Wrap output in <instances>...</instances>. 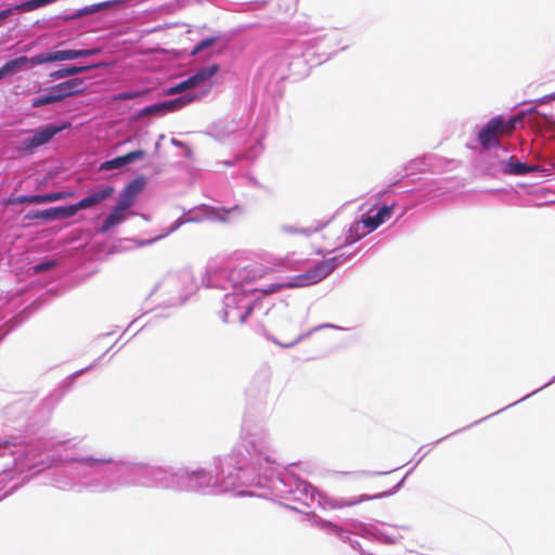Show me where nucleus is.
<instances>
[{"instance_id": "obj_23", "label": "nucleus", "mask_w": 555, "mask_h": 555, "mask_svg": "<svg viewBox=\"0 0 555 555\" xmlns=\"http://www.w3.org/2000/svg\"><path fill=\"white\" fill-rule=\"evenodd\" d=\"M517 118H511L507 121L502 117V127L500 128L503 135H509L516 127Z\"/></svg>"}, {"instance_id": "obj_29", "label": "nucleus", "mask_w": 555, "mask_h": 555, "mask_svg": "<svg viewBox=\"0 0 555 555\" xmlns=\"http://www.w3.org/2000/svg\"><path fill=\"white\" fill-rule=\"evenodd\" d=\"M29 203H30V204L48 203L47 194H42V195H29Z\"/></svg>"}, {"instance_id": "obj_15", "label": "nucleus", "mask_w": 555, "mask_h": 555, "mask_svg": "<svg viewBox=\"0 0 555 555\" xmlns=\"http://www.w3.org/2000/svg\"><path fill=\"white\" fill-rule=\"evenodd\" d=\"M28 63V57L27 56H20V57H16L14 60H11L9 62H7L1 68V73L4 76H7L8 74H11L13 72H15L16 69L23 67L24 65H26Z\"/></svg>"}, {"instance_id": "obj_34", "label": "nucleus", "mask_w": 555, "mask_h": 555, "mask_svg": "<svg viewBox=\"0 0 555 555\" xmlns=\"http://www.w3.org/2000/svg\"><path fill=\"white\" fill-rule=\"evenodd\" d=\"M61 194H62V199H66V198H70V197L75 196V193L70 192V191H64V192H61Z\"/></svg>"}, {"instance_id": "obj_6", "label": "nucleus", "mask_w": 555, "mask_h": 555, "mask_svg": "<svg viewBox=\"0 0 555 555\" xmlns=\"http://www.w3.org/2000/svg\"><path fill=\"white\" fill-rule=\"evenodd\" d=\"M64 127H56L53 125L46 126L27 139L23 141V150L31 152L35 149L48 143L56 133H59Z\"/></svg>"}, {"instance_id": "obj_7", "label": "nucleus", "mask_w": 555, "mask_h": 555, "mask_svg": "<svg viewBox=\"0 0 555 555\" xmlns=\"http://www.w3.org/2000/svg\"><path fill=\"white\" fill-rule=\"evenodd\" d=\"M145 183L144 177H138L130 181L120 192L117 204L130 209L134 205L139 194L144 190Z\"/></svg>"}, {"instance_id": "obj_16", "label": "nucleus", "mask_w": 555, "mask_h": 555, "mask_svg": "<svg viewBox=\"0 0 555 555\" xmlns=\"http://www.w3.org/2000/svg\"><path fill=\"white\" fill-rule=\"evenodd\" d=\"M54 210V218H70L75 216L79 210H81L80 206H78V203L68 205V206H61V207H53Z\"/></svg>"}, {"instance_id": "obj_18", "label": "nucleus", "mask_w": 555, "mask_h": 555, "mask_svg": "<svg viewBox=\"0 0 555 555\" xmlns=\"http://www.w3.org/2000/svg\"><path fill=\"white\" fill-rule=\"evenodd\" d=\"M149 89H144L141 91H128V92H121L114 96L115 101H127V100H133L140 96H144L149 94Z\"/></svg>"}, {"instance_id": "obj_17", "label": "nucleus", "mask_w": 555, "mask_h": 555, "mask_svg": "<svg viewBox=\"0 0 555 555\" xmlns=\"http://www.w3.org/2000/svg\"><path fill=\"white\" fill-rule=\"evenodd\" d=\"M25 219H28V220L42 219V220H48V221L55 220L53 207L49 208V209H44V210H36V211L28 212L25 216Z\"/></svg>"}, {"instance_id": "obj_9", "label": "nucleus", "mask_w": 555, "mask_h": 555, "mask_svg": "<svg viewBox=\"0 0 555 555\" xmlns=\"http://www.w3.org/2000/svg\"><path fill=\"white\" fill-rule=\"evenodd\" d=\"M114 193L115 188L113 185H104L98 191L92 192L88 196L81 198L78 202V206H80L81 210L92 208L112 197Z\"/></svg>"}, {"instance_id": "obj_5", "label": "nucleus", "mask_w": 555, "mask_h": 555, "mask_svg": "<svg viewBox=\"0 0 555 555\" xmlns=\"http://www.w3.org/2000/svg\"><path fill=\"white\" fill-rule=\"evenodd\" d=\"M502 127V116L491 118L480 130L478 138L485 150L498 146L500 138L503 137L500 128Z\"/></svg>"}, {"instance_id": "obj_21", "label": "nucleus", "mask_w": 555, "mask_h": 555, "mask_svg": "<svg viewBox=\"0 0 555 555\" xmlns=\"http://www.w3.org/2000/svg\"><path fill=\"white\" fill-rule=\"evenodd\" d=\"M51 62H53L51 52L40 53L35 56L28 57V63H30L31 65H40Z\"/></svg>"}, {"instance_id": "obj_2", "label": "nucleus", "mask_w": 555, "mask_h": 555, "mask_svg": "<svg viewBox=\"0 0 555 555\" xmlns=\"http://www.w3.org/2000/svg\"><path fill=\"white\" fill-rule=\"evenodd\" d=\"M340 263L341 260L338 257L321 260L311 269L295 275L292 281L287 283V286L298 288L314 285L327 278Z\"/></svg>"}, {"instance_id": "obj_8", "label": "nucleus", "mask_w": 555, "mask_h": 555, "mask_svg": "<svg viewBox=\"0 0 555 555\" xmlns=\"http://www.w3.org/2000/svg\"><path fill=\"white\" fill-rule=\"evenodd\" d=\"M82 86V78H73L52 87L51 92L57 96V101L60 102L65 98L80 94L83 91Z\"/></svg>"}, {"instance_id": "obj_24", "label": "nucleus", "mask_w": 555, "mask_h": 555, "mask_svg": "<svg viewBox=\"0 0 555 555\" xmlns=\"http://www.w3.org/2000/svg\"><path fill=\"white\" fill-rule=\"evenodd\" d=\"M158 113H162L160 103L144 107L143 109H141L138 113L137 117L141 118V117H144V116H147L151 114H158Z\"/></svg>"}, {"instance_id": "obj_28", "label": "nucleus", "mask_w": 555, "mask_h": 555, "mask_svg": "<svg viewBox=\"0 0 555 555\" xmlns=\"http://www.w3.org/2000/svg\"><path fill=\"white\" fill-rule=\"evenodd\" d=\"M80 463H94V464H109L113 462L112 459H82Z\"/></svg>"}, {"instance_id": "obj_35", "label": "nucleus", "mask_w": 555, "mask_h": 555, "mask_svg": "<svg viewBox=\"0 0 555 555\" xmlns=\"http://www.w3.org/2000/svg\"><path fill=\"white\" fill-rule=\"evenodd\" d=\"M251 310L253 309L250 307L247 309L246 313L241 319L242 322H244L246 320V318L250 314Z\"/></svg>"}, {"instance_id": "obj_4", "label": "nucleus", "mask_w": 555, "mask_h": 555, "mask_svg": "<svg viewBox=\"0 0 555 555\" xmlns=\"http://www.w3.org/2000/svg\"><path fill=\"white\" fill-rule=\"evenodd\" d=\"M219 70L218 65H211L198 70L195 75L189 77L188 79L177 83L173 87L168 88L164 91L165 95H173L178 93H183L186 90H190L197 86L201 81L207 80L211 78Z\"/></svg>"}, {"instance_id": "obj_27", "label": "nucleus", "mask_w": 555, "mask_h": 555, "mask_svg": "<svg viewBox=\"0 0 555 555\" xmlns=\"http://www.w3.org/2000/svg\"><path fill=\"white\" fill-rule=\"evenodd\" d=\"M101 52L100 49H83V50H75L76 59L77 57H86L99 54Z\"/></svg>"}, {"instance_id": "obj_33", "label": "nucleus", "mask_w": 555, "mask_h": 555, "mask_svg": "<svg viewBox=\"0 0 555 555\" xmlns=\"http://www.w3.org/2000/svg\"><path fill=\"white\" fill-rule=\"evenodd\" d=\"M12 204H24L29 203V196L21 195L10 201Z\"/></svg>"}, {"instance_id": "obj_26", "label": "nucleus", "mask_w": 555, "mask_h": 555, "mask_svg": "<svg viewBox=\"0 0 555 555\" xmlns=\"http://www.w3.org/2000/svg\"><path fill=\"white\" fill-rule=\"evenodd\" d=\"M373 498L374 496L361 495L358 500H354V501H337L333 506L334 507L351 506V505H354L357 503H360V502H363V501H366V500H371Z\"/></svg>"}, {"instance_id": "obj_1", "label": "nucleus", "mask_w": 555, "mask_h": 555, "mask_svg": "<svg viewBox=\"0 0 555 555\" xmlns=\"http://www.w3.org/2000/svg\"><path fill=\"white\" fill-rule=\"evenodd\" d=\"M284 231L288 234H295L300 237L309 240L310 247L317 254L332 253L340 247L348 246L362 236L363 233L358 235L344 236V230L335 224H325L321 230H309V229H293L285 228Z\"/></svg>"}, {"instance_id": "obj_30", "label": "nucleus", "mask_w": 555, "mask_h": 555, "mask_svg": "<svg viewBox=\"0 0 555 555\" xmlns=\"http://www.w3.org/2000/svg\"><path fill=\"white\" fill-rule=\"evenodd\" d=\"M48 203L56 202L62 199L61 192H53L47 194Z\"/></svg>"}, {"instance_id": "obj_3", "label": "nucleus", "mask_w": 555, "mask_h": 555, "mask_svg": "<svg viewBox=\"0 0 555 555\" xmlns=\"http://www.w3.org/2000/svg\"><path fill=\"white\" fill-rule=\"evenodd\" d=\"M395 205L383 206L378 209L376 215L363 218L360 222L354 223L350 228V232H356V235L363 233L366 235L371 231L377 229L392 215Z\"/></svg>"}, {"instance_id": "obj_12", "label": "nucleus", "mask_w": 555, "mask_h": 555, "mask_svg": "<svg viewBox=\"0 0 555 555\" xmlns=\"http://www.w3.org/2000/svg\"><path fill=\"white\" fill-rule=\"evenodd\" d=\"M538 169V166L524 164L516 157L512 156L504 166L503 171L507 175L524 176L537 171Z\"/></svg>"}, {"instance_id": "obj_11", "label": "nucleus", "mask_w": 555, "mask_h": 555, "mask_svg": "<svg viewBox=\"0 0 555 555\" xmlns=\"http://www.w3.org/2000/svg\"><path fill=\"white\" fill-rule=\"evenodd\" d=\"M145 155V152L143 150H137L131 151L122 156H118L116 158H113L111 160H106L101 164L100 169L101 170H113L117 168H121L130 163H133L138 159L143 158Z\"/></svg>"}, {"instance_id": "obj_31", "label": "nucleus", "mask_w": 555, "mask_h": 555, "mask_svg": "<svg viewBox=\"0 0 555 555\" xmlns=\"http://www.w3.org/2000/svg\"><path fill=\"white\" fill-rule=\"evenodd\" d=\"M53 267V262H43V263H39L35 267V271L36 272H41V271H46V270H49Z\"/></svg>"}, {"instance_id": "obj_10", "label": "nucleus", "mask_w": 555, "mask_h": 555, "mask_svg": "<svg viewBox=\"0 0 555 555\" xmlns=\"http://www.w3.org/2000/svg\"><path fill=\"white\" fill-rule=\"evenodd\" d=\"M129 209L122 207L117 204L113 207L108 216L103 221L102 225L99 228V233H107L111 229L121 224L127 219V211Z\"/></svg>"}, {"instance_id": "obj_32", "label": "nucleus", "mask_w": 555, "mask_h": 555, "mask_svg": "<svg viewBox=\"0 0 555 555\" xmlns=\"http://www.w3.org/2000/svg\"><path fill=\"white\" fill-rule=\"evenodd\" d=\"M14 11V7L0 11V21L8 18Z\"/></svg>"}, {"instance_id": "obj_20", "label": "nucleus", "mask_w": 555, "mask_h": 555, "mask_svg": "<svg viewBox=\"0 0 555 555\" xmlns=\"http://www.w3.org/2000/svg\"><path fill=\"white\" fill-rule=\"evenodd\" d=\"M104 7H105L104 3H98V4H92V5L85 7V8L80 9L76 14H74L72 16V18H76V17H81V16H85V15L93 14L95 12H99Z\"/></svg>"}, {"instance_id": "obj_22", "label": "nucleus", "mask_w": 555, "mask_h": 555, "mask_svg": "<svg viewBox=\"0 0 555 555\" xmlns=\"http://www.w3.org/2000/svg\"><path fill=\"white\" fill-rule=\"evenodd\" d=\"M55 102H59L57 96H55V94L51 92V94H49V95L34 100L31 103V106L40 107V106L48 105V104L55 103Z\"/></svg>"}, {"instance_id": "obj_13", "label": "nucleus", "mask_w": 555, "mask_h": 555, "mask_svg": "<svg viewBox=\"0 0 555 555\" xmlns=\"http://www.w3.org/2000/svg\"><path fill=\"white\" fill-rule=\"evenodd\" d=\"M194 100H195L194 95L185 94V95L179 96L173 100L162 102L160 103L162 113L179 111L182 107H184L185 105L192 103Z\"/></svg>"}, {"instance_id": "obj_19", "label": "nucleus", "mask_w": 555, "mask_h": 555, "mask_svg": "<svg viewBox=\"0 0 555 555\" xmlns=\"http://www.w3.org/2000/svg\"><path fill=\"white\" fill-rule=\"evenodd\" d=\"M51 55H52L53 62H61V61L76 59L75 50H59V51L51 52Z\"/></svg>"}, {"instance_id": "obj_14", "label": "nucleus", "mask_w": 555, "mask_h": 555, "mask_svg": "<svg viewBox=\"0 0 555 555\" xmlns=\"http://www.w3.org/2000/svg\"><path fill=\"white\" fill-rule=\"evenodd\" d=\"M98 66L99 65L69 66V67H65V68L57 69L55 72L50 73V77L52 79H63L66 77H70V76L87 72V70L92 69Z\"/></svg>"}, {"instance_id": "obj_25", "label": "nucleus", "mask_w": 555, "mask_h": 555, "mask_svg": "<svg viewBox=\"0 0 555 555\" xmlns=\"http://www.w3.org/2000/svg\"><path fill=\"white\" fill-rule=\"evenodd\" d=\"M217 41V37H210V38H207V39H204L202 40L201 42L197 43V46L194 48L193 50V54H196L207 48H209L210 46H212L215 42Z\"/></svg>"}]
</instances>
